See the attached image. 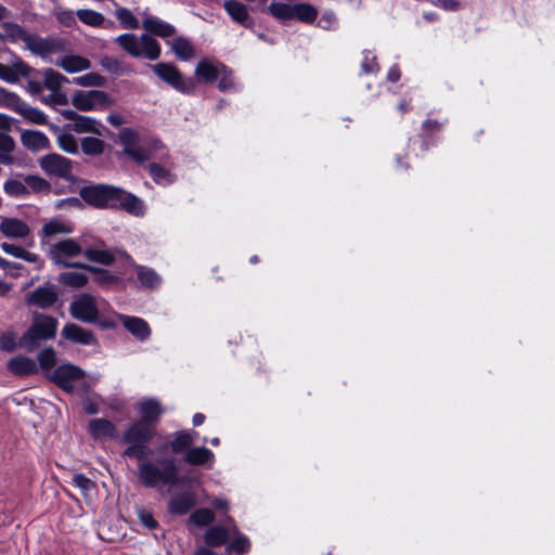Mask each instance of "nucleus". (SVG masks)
Wrapping results in <instances>:
<instances>
[{"label": "nucleus", "mask_w": 555, "mask_h": 555, "mask_svg": "<svg viewBox=\"0 0 555 555\" xmlns=\"http://www.w3.org/2000/svg\"><path fill=\"white\" fill-rule=\"evenodd\" d=\"M167 43L170 46L171 51L175 53L176 57L181 61H190L195 56V49L190 39L179 36L176 37Z\"/></svg>", "instance_id": "22"}, {"label": "nucleus", "mask_w": 555, "mask_h": 555, "mask_svg": "<svg viewBox=\"0 0 555 555\" xmlns=\"http://www.w3.org/2000/svg\"><path fill=\"white\" fill-rule=\"evenodd\" d=\"M152 149H153V152L155 153L152 154V152H146L145 151V147H143L141 145V156H140V159H141V163L146 159V158H150V157H154V158H157V159H163L165 156H167V153L165 151V147L163 146V144L160 143V141L158 140H153L152 141Z\"/></svg>", "instance_id": "54"}, {"label": "nucleus", "mask_w": 555, "mask_h": 555, "mask_svg": "<svg viewBox=\"0 0 555 555\" xmlns=\"http://www.w3.org/2000/svg\"><path fill=\"white\" fill-rule=\"evenodd\" d=\"M39 165L48 176L56 178L69 179L73 172V162L56 153L41 157Z\"/></svg>", "instance_id": "11"}, {"label": "nucleus", "mask_w": 555, "mask_h": 555, "mask_svg": "<svg viewBox=\"0 0 555 555\" xmlns=\"http://www.w3.org/2000/svg\"><path fill=\"white\" fill-rule=\"evenodd\" d=\"M145 168L157 184L167 185L175 181L172 173L156 163H150Z\"/></svg>", "instance_id": "35"}, {"label": "nucleus", "mask_w": 555, "mask_h": 555, "mask_svg": "<svg viewBox=\"0 0 555 555\" xmlns=\"http://www.w3.org/2000/svg\"><path fill=\"white\" fill-rule=\"evenodd\" d=\"M64 82H68L67 77L49 68L43 73V85L50 91L60 90Z\"/></svg>", "instance_id": "41"}, {"label": "nucleus", "mask_w": 555, "mask_h": 555, "mask_svg": "<svg viewBox=\"0 0 555 555\" xmlns=\"http://www.w3.org/2000/svg\"><path fill=\"white\" fill-rule=\"evenodd\" d=\"M69 130H73L77 133H93L101 135L102 131L100 129V124L91 117L79 116L75 122H72L67 126Z\"/></svg>", "instance_id": "31"}, {"label": "nucleus", "mask_w": 555, "mask_h": 555, "mask_svg": "<svg viewBox=\"0 0 555 555\" xmlns=\"http://www.w3.org/2000/svg\"><path fill=\"white\" fill-rule=\"evenodd\" d=\"M72 232V228L60 220H51L46 223L41 229V244L48 245V238L56 234H68Z\"/></svg>", "instance_id": "32"}, {"label": "nucleus", "mask_w": 555, "mask_h": 555, "mask_svg": "<svg viewBox=\"0 0 555 555\" xmlns=\"http://www.w3.org/2000/svg\"><path fill=\"white\" fill-rule=\"evenodd\" d=\"M222 69L223 64L221 63H214L207 60H202L195 67V76L206 83H212L219 78Z\"/></svg>", "instance_id": "20"}, {"label": "nucleus", "mask_w": 555, "mask_h": 555, "mask_svg": "<svg viewBox=\"0 0 555 555\" xmlns=\"http://www.w3.org/2000/svg\"><path fill=\"white\" fill-rule=\"evenodd\" d=\"M48 256L59 267L63 268H83L90 271H95L94 268L82 264L80 262H70L68 259L79 256L82 253L90 261L98 262L104 266H109L114 262V255L107 249L86 248L83 249L77 241L73 238H64L55 243L49 244Z\"/></svg>", "instance_id": "1"}, {"label": "nucleus", "mask_w": 555, "mask_h": 555, "mask_svg": "<svg viewBox=\"0 0 555 555\" xmlns=\"http://www.w3.org/2000/svg\"><path fill=\"white\" fill-rule=\"evenodd\" d=\"M118 319L121 321L124 326L131 332L133 335H139V319L135 317H127L119 314Z\"/></svg>", "instance_id": "61"}, {"label": "nucleus", "mask_w": 555, "mask_h": 555, "mask_svg": "<svg viewBox=\"0 0 555 555\" xmlns=\"http://www.w3.org/2000/svg\"><path fill=\"white\" fill-rule=\"evenodd\" d=\"M15 149V142L7 131L0 130V160L3 165H12L14 157L12 152Z\"/></svg>", "instance_id": "33"}, {"label": "nucleus", "mask_w": 555, "mask_h": 555, "mask_svg": "<svg viewBox=\"0 0 555 555\" xmlns=\"http://www.w3.org/2000/svg\"><path fill=\"white\" fill-rule=\"evenodd\" d=\"M56 20L64 26L70 27L75 24V17L74 13L69 10H63L60 12H56L55 14Z\"/></svg>", "instance_id": "62"}, {"label": "nucleus", "mask_w": 555, "mask_h": 555, "mask_svg": "<svg viewBox=\"0 0 555 555\" xmlns=\"http://www.w3.org/2000/svg\"><path fill=\"white\" fill-rule=\"evenodd\" d=\"M1 249L15 258L23 259L27 262L37 263V268L40 269L43 266V262L40 260L39 256L35 253H30L26 249H24L21 246L10 244V243H2Z\"/></svg>", "instance_id": "30"}, {"label": "nucleus", "mask_w": 555, "mask_h": 555, "mask_svg": "<svg viewBox=\"0 0 555 555\" xmlns=\"http://www.w3.org/2000/svg\"><path fill=\"white\" fill-rule=\"evenodd\" d=\"M141 55L149 60H157L160 55V46L151 36L141 35Z\"/></svg>", "instance_id": "37"}, {"label": "nucleus", "mask_w": 555, "mask_h": 555, "mask_svg": "<svg viewBox=\"0 0 555 555\" xmlns=\"http://www.w3.org/2000/svg\"><path fill=\"white\" fill-rule=\"evenodd\" d=\"M143 27L146 31L160 38H168L176 33V28L172 25L153 16L144 18Z\"/></svg>", "instance_id": "25"}, {"label": "nucleus", "mask_w": 555, "mask_h": 555, "mask_svg": "<svg viewBox=\"0 0 555 555\" xmlns=\"http://www.w3.org/2000/svg\"><path fill=\"white\" fill-rule=\"evenodd\" d=\"M80 197L89 205L100 209H121L131 215H139V199L125 190L109 185L95 184L80 190Z\"/></svg>", "instance_id": "2"}, {"label": "nucleus", "mask_w": 555, "mask_h": 555, "mask_svg": "<svg viewBox=\"0 0 555 555\" xmlns=\"http://www.w3.org/2000/svg\"><path fill=\"white\" fill-rule=\"evenodd\" d=\"M3 190L8 195L14 197H25L29 194V191L27 190L25 182H22L20 180H7L3 184Z\"/></svg>", "instance_id": "45"}, {"label": "nucleus", "mask_w": 555, "mask_h": 555, "mask_svg": "<svg viewBox=\"0 0 555 555\" xmlns=\"http://www.w3.org/2000/svg\"><path fill=\"white\" fill-rule=\"evenodd\" d=\"M21 139L23 145L33 151H40L50 147L48 137L38 130H25L22 133Z\"/></svg>", "instance_id": "23"}, {"label": "nucleus", "mask_w": 555, "mask_h": 555, "mask_svg": "<svg viewBox=\"0 0 555 555\" xmlns=\"http://www.w3.org/2000/svg\"><path fill=\"white\" fill-rule=\"evenodd\" d=\"M34 72L26 62L14 55L11 64L0 63V79L9 83H16L21 78H27Z\"/></svg>", "instance_id": "12"}, {"label": "nucleus", "mask_w": 555, "mask_h": 555, "mask_svg": "<svg viewBox=\"0 0 555 555\" xmlns=\"http://www.w3.org/2000/svg\"><path fill=\"white\" fill-rule=\"evenodd\" d=\"M61 334L63 338L76 344L92 345L95 341L94 335L91 331L74 323L66 324Z\"/></svg>", "instance_id": "19"}, {"label": "nucleus", "mask_w": 555, "mask_h": 555, "mask_svg": "<svg viewBox=\"0 0 555 555\" xmlns=\"http://www.w3.org/2000/svg\"><path fill=\"white\" fill-rule=\"evenodd\" d=\"M78 18L86 25L100 26L104 22V16L93 10L82 9L77 11Z\"/></svg>", "instance_id": "48"}, {"label": "nucleus", "mask_w": 555, "mask_h": 555, "mask_svg": "<svg viewBox=\"0 0 555 555\" xmlns=\"http://www.w3.org/2000/svg\"><path fill=\"white\" fill-rule=\"evenodd\" d=\"M196 503L195 495L191 491H186L175 495L170 503L169 509L173 514H186Z\"/></svg>", "instance_id": "26"}, {"label": "nucleus", "mask_w": 555, "mask_h": 555, "mask_svg": "<svg viewBox=\"0 0 555 555\" xmlns=\"http://www.w3.org/2000/svg\"><path fill=\"white\" fill-rule=\"evenodd\" d=\"M57 144L61 150L68 154H77L79 146L77 139L68 132H61L56 138Z\"/></svg>", "instance_id": "43"}, {"label": "nucleus", "mask_w": 555, "mask_h": 555, "mask_svg": "<svg viewBox=\"0 0 555 555\" xmlns=\"http://www.w3.org/2000/svg\"><path fill=\"white\" fill-rule=\"evenodd\" d=\"M25 185L27 186L28 191L31 190L36 193L48 192L50 190L49 182L38 176H27L25 178Z\"/></svg>", "instance_id": "51"}, {"label": "nucleus", "mask_w": 555, "mask_h": 555, "mask_svg": "<svg viewBox=\"0 0 555 555\" xmlns=\"http://www.w3.org/2000/svg\"><path fill=\"white\" fill-rule=\"evenodd\" d=\"M80 145L83 154L88 156H99L105 150V143L95 137L83 138Z\"/></svg>", "instance_id": "39"}, {"label": "nucleus", "mask_w": 555, "mask_h": 555, "mask_svg": "<svg viewBox=\"0 0 555 555\" xmlns=\"http://www.w3.org/2000/svg\"><path fill=\"white\" fill-rule=\"evenodd\" d=\"M1 27L3 33L0 35V38L3 40L13 43L18 41H23L25 44L27 43L30 33L26 31L22 26L15 23H3Z\"/></svg>", "instance_id": "29"}, {"label": "nucleus", "mask_w": 555, "mask_h": 555, "mask_svg": "<svg viewBox=\"0 0 555 555\" xmlns=\"http://www.w3.org/2000/svg\"><path fill=\"white\" fill-rule=\"evenodd\" d=\"M69 311L74 319L86 323H93L99 318L96 299L90 294H82L74 299Z\"/></svg>", "instance_id": "10"}, {"label": "nucleus", "mask_w": 555, "mask_h": 555, "mask_svg": "<svg viewBox=\"0 0 555 555\" xmlns=\"http://www.w3.org/2000/svg\"><path fill=\"white\" fill-rule=\"evenodd\" d=\"M89 433L94 439L117 437L116 427L106 418H94L89 422Z\"/></svg>", "instance_id": "24"}, {"label": "nucleus", "mask_w": 555, "mask_h": 555, "mask_svg": "<svg viewBox=\"0 0 555 555\" xmlns=\"http://www.w3.org/2000/svg\"><path fill=\"white\" fill-rule=\"evenodd\" d=\"M318 17V10L309 3L293 4V18L302 23H313Z\"/></svg>", "instance_id": "34"}, {"label": "nucleus", "mask_w": 555, "mask_h": 555, "mask_svg": "<svg viewBox=\"0 0 555 555\" xmlns=\"http://www.w3.org/2000/svg\"><path fill=\"white\" fill-rule=\"evenodd\" d=\"M163 413L160 402L154 398L141 401V443L155 435V425Z\"/></svg>", "instance_id": "7"}, {"label": "nucleus", "mask_w": 555, "mask_h": 555, "mask_svg": "<svg viewBox=\"0 0 555 555\" xmlns=\"http://www.w3.org/2000/svg\"><path fill=\"white\" fill-rule=\"evenodd\" d=\"M16 336L14 333L7 332L0 335V349L11 352L16 347Z\"/></svg>", "instance_id": "60"}, {"label": "nucleus", "mask_w": 555, "mask_h": 555, "mask_svg": "<svg viewBox=\"0 0 555 555\" xmlns=\"http://www.w3.org/2000/svg\"><path fill=\"white\" fill-rule=\"evenodd\" d=\"M47 102L53 103L55 105H66L68 104V98L62 91L56 90L51 91V94L48 96Z\"/></svg>", "instance_id": "64"}, {"label": "nucleus", "mask_w": 555, "mask_h": 555, "mask_svg": "<svg viewBox=\"0 0 555 555\" xmlns=\"http://www.w3.org/2000/svg\"><path fill=\"white\" fill-rule=\"evenodd\" d=\"M197 436L196 431L191 430H179L168 435L167 440L164 446H162V450L169 449L173 454H185V452L191 448L193 442L195 441V437Z\"/></svg>", "instance_id": "14"}, {"label": "nucleus", "mask_w": 555, "mask_h": 555, "mask_svg": "<svg viewBox=\"0 0 555 555\" xmlns=\"http://www.w3.org/2000/svg\"><path fill=\"white\" fill-rule=\"evenodd\" d=\"M141 480L149 486L175 485L178 481V468L172 460L167 461L162 468L144 464L141 465Z\"/></svg>", "instance_id": "5"}, {"label": "nucleus", "mask_w": 555, "mask_h": 555, "mask_svg": "<svg viewBox=\"0 0 555 555\" xmlns=\"http://www.w3.org/2000/svg\"><path fill=\"white\" fill-rule=\"evenodd\" d=\"M215 520V514L211 509L199 508L194 511L190 516V521L197 527H204Z\"/></svg>", "instance_id": "46"}, {"label": "nucleus", "mask_w": 555, "mask_h": 555, "mask_svg": "<svg viewBox=\"0 0 555 555\" xmlns=\"http://www.w3.org/2000/svg\"><path fill=\"white\" fill-rule=\"evenodd\" d=\"M101 66L108 73L121 75L127 70L126 65L116 57L105 55L100 60Z\"/></svg>", "instance_id": "47"}, {"label": "nucleus", "mask_w": 555, "mask_h": 555, "mask_svg": "<svg viewBox=\"0 0 555 555\" xmlns=\"http://www.w3.org/2000/svg\"><path fill=\"white\" fill-rule=\"evenodd\" d=\"M129 447L124 451V456L139 461V423H133L122 437Z\"/></svg>", "instance_id": "28"}, {"label": "nucleus", "mask_w": 555, "mask_h": 555, "mask_svg": "<svg viewBox=\"0 0 555 555\" xmlns=\"http://www.w3.org/2000/svg\"><path fill=\"white\" fill-rule=\"evenodd\" d=\"M26 49L35 55L46 57L64 52L66 50V42L64 39L55 36L41 37L37 34H30Z\"/></svg>", "instance_id": "8"}, {"label": "nucleus", "mask_w": 555, "mask_h": 555, "mask_svg": "<svg viewBox=\"0 0 555 555\" xmlns=\"http://www.w3.org/2000/svg\"><path fill=\"white\" fill-rule=\"evenodd\" d=\"M59 281L67 286L82 287L88 283L89 279L82 272L67 271L60 274Z\"/></svg>", "instance_id": "40"}, {"label": "nucleus", "mask_w": 555, "mask_h": 555, "mask_svg": "<svg viewBox=\"0 0 555 555\" xmlns=\"http://www.w3.org/2000/svg\"><path fill=\"white\" fill-rule=\"evenodd\" d=\"M74 82L82 87H102L105 85V78L96 73H89L75 78Z\"/></svg>", "instance_id": "49"}, {"label": "nucleus", "mask_w": 555, "mask_h": 555, "mask_svg": "<svg viewBox=\"0 0 555 555\" xmlns=\"http://www.w3.org/2000/svg\"><path fill=\"white\" fill-rule=\"evenodd\" d=\"M0 232L9 238H24L29 235L30 229L20 219L3 217L0 221Z\"/></svg>", "instance_id": "16"}, {"label": "nucleus", "mask_w": 555, "mask_h": 555, "mask_svg": "<svg viewBox=\"0 0 555 555\" xmlns=\"http://www.w3.org/2000/svg\"><path fill=\"white\" fill-rule=\"evenodd\" d=\"M116 143L122 146L124 154L139 160V133L137 130L129 127L120 129Z\"/></svg>", "instance_id": "15"}, {"label": "nucleus", "mask_w": 555, "mask_h": 555, "mask_svg": "<svg viewBox=\"0 0 555 555\" xmlns=\"http://www.w3.org/2000/svg\"><path fill=\"white\" fill-rule=\"evenodd\" d=\"M225 12L237 24L244 27H251L254 24L253 17L249 15L247 7L236 0H229L223 3Z\"/></svg>", "instance_id": "18"}, {"label": "nucleus", "mask_w": 555, "mask_h": 555, "mask_svg": "<svg viewBox=\"0 0 555 555\" xmlns=\"http://www.w3.org/2000/svg\"><path fill=\"white\" fill-rule=\"evenodd\" d=\"M115 41L119 47L133 57L139 56V39L134 34H124L118 36Z\"/></svg>", "instance_id": "38"}, {"label": "nucleus", "mask_w": 555, "mask_h": 555, "mask_svg": "<svg viewBox=\"0 0 555 555\" xmlns=\"http://www.w3.org/2000/svg\"><path fill=\"white\" fill-rule=\"evenodd\" d=\"M160 276L152 269L141 267V286L156 288L160 285Z\"/></svg>", "instance_id": "50"}, {"label": "nucleus", "mask_w": 555, "mask_h": 555, "mask_svg": "<svg viewBox=\"0 0 555 555\" xmlns=\"http://www.w3.org/2000/svg\"><path fill=\"white\" fill-rule=\"evenodd\" d=\"M183 460L190 465L210 468L215 462V454L206 447H194L185 452Z\"/></svg>", "instance_id": "17"}, {"label": "nucleus", "mask_w": 555, "mask_h": 555, "mask_svg": "<svg viewBox=\"0 0 555 555\" xmlns=\"http://www.w3.org/2000/svg\"><path fill=\"white\" fill-rule=\"evenodd\" d=\"M14 109L35 124L44 125L47 122V116L41 111L24 105L22 102Z\"/></svg>", "instance_id": "44"}, {"label": "nucleus", "mask_w": 555, "mask_h": 555, "mask_svg": "<svg viewBox=\"0 0 555 555\" xmlns=\"http://www.w3.org/2000/svg\"><path fill=\"white\" fill-rule=\"evenodd\" d=\"M229 539L228 530L222 526H212L205 533V542L207 545L216 547L224 544Z\"/></svg>", "instance_id": "36"}, {"label": "nucleus", "mask_w": 555, "mask_h": 555, "mask_svg": "<svg viewBox=\"0 0 555 555\" xmlns=\"http://www.w3.org/2000/svg\"><path fill=\"white\" fill-rule=\"evenodd\" d=\"M59 299V294L52 285H43L26 295L25 301L28 306L40 309L52 307Z\"/></svg>", "instance_id": "13"}, {"label": "nucleus", "mask_w": 555, "mask_h": 555, "mask_svg": "<svg viewBox=\"0 0 555 555\" xmlns=\"http://www.w3.org/2000/svg\"><path fill=\"white\" fill-rule=\"evenodd\" d=\"M336 24V16L334 13H324L318 22V25L323 29H332Z\"/></svg>", "instance_id": "63"}, {"label": "nucleus", "mask_w": 555, "mask_h": 555, "mask_svg": "<svg viewBox=\"0 0 555 555\" xmlns=\"http://www.w3.org/2000/svg\"><path fill=\"white\" fill-rule=\"evenodd\" d=\"M72 103L77 109L89 112L104 109L112 106L115 101L108 93L101 90H78L74 93Z\"/></svg>", "instance_id": "6"}, {"label": "nucleus", "mask_w": 555, "mask_h": 555, "mask_svg": "<svg viewBox=\"0 0 555 555\" xmlns=\"http://www.w3.org/2000/svg\"><path fill=\"white\" fill-rule=\"evenodd\" d=\"M268 13L280 21L293 18V5L283 2H272L268 8Z\"/></svg>", "instance_id": "42"}, {"label": "nucleus", "mask_w": 555, "mask_h": 555, "mask_svg": "<svg viewBox=\"0 0 555 555\" xmlns=\"http://www.w3.org/2000/svg\"><path fill=\"white\" fill-rule=\"evenodd\" d=\"M83 371L74 364H62L55 367L48 376L49 380L66 392L74 391V383L82 379Z\"/></svg>", "instance_id": "9"}, {"label": "nucleus", "mask_w": 555, "mask_h": 555, "mask_svg": "<svg viewBox=\"0 0 555 555\" xmlns=\"http://www.w3.org/2000/svg\"><path fill=\"white\" fill-rule=\"evenodd\" d=\"M38 361L43 370H50L55 365V352L52 348H46L38 353Z\"/></svg>", "instance_id": "57"}, {"label": "nucleus", "mask_w": 555, "mask_h": 555, "mask_svg": "<svg viewBox=\"0 0 555 555\" xmlns=\"http://www.w3.org/2000/svg\"><path fill=\"white\" fill-rule=\"evenodd\" d=\"M116 17L120 22L124 28L135 29L138 27V21L133 13L125 8L116 10Z\"/></svg>", "instance_id": "52"}, {"label": "nucleus", "mask_w": 555, "mask_h": 555, "mask_svg": "<svg viewBox=\"0 0 555 555\" xmlns=\"http://www.w3.org/2000/svg\"><path fill=\"white\" fill-rule=\"evenodd\" d=\"M8 370L16 376H29L38 372V366L33 359L17 356L9 360Z\"/></svg>", "instance_id": "21"}, {"label": "nucleus", "mask_w": 555, "mask_h": 555, "mask_svg": "<svg viewBox=\"0 0 555 555\" xmlns=\"http://www.w3.org/2000/svg\"><path fill=\"white\" fill-rule=\"evenodd\" d=\"M20 103L21 99L17 94L0 87V107L5 106L10 108H15L20 105Z\"/></svg>", "instance_id": "55"}, {"label": "nucleus", "mask_w": 555, "mask_h": 555, "mask_svg": "<svg viewBox=\"0 0 555 555\" xmlns=\"http://www.w3.org/2000/svg\"><path fill=\"white\" fill-rule=\"evenodd\" d=\"M361 69L364 74H374L378 70L376 57L370 51L363 52V60L361 62Z\"/></svg>", "instance_id": "59"}, {"label": "nucleus", "mask_w": 555, "mask_h": 555, "mask_svg": "<svg viewBox=\"0 0 555 555\" xmlns=\"http://www.w3.org/2000/svg\"><path fill=\"white\" fill-rule=\"evenodd\" d=\"M56 65L62 67L67 73H77L89 69L91 62L80 55H65L56 61Z\"/></svg>", "instance_id": "27"}, {"label": "nucleus", "mask_w": 555, "mask_h": 555, "mask_svg": "<svg viewBox=\"0 0 555 555\" xmlns=\"http://www.w3.org/2000/svg\"><path fill=\"white\" fill-rule=\"evenodd\" d=\"M72 483L85 493L90 492L95 488V483L83 474H75L73 476Z\"/></svg>", "instance_id": "58"}, {"label": "nucleus", "mask_w": 555, "mask_h": 555, "mask_svg": "<svg viewBox=\"0 0 555 555\" xmlns=\"http://www.w3.org/2000/svg\"><path fill=\"white\" fill-rule=\"evenodd\" d=\"M153 73L176 91L183 94H191L195 89V82L192 78H186L179 68L167 62L149 65Z\"/></svg>", "instance_id": "4"}, {"label": "nucleus", "mask_w": 555, "mask_h": 555, "mask_svg": "<svg viewBox=\"0 0 555 555\" xmlns=\"http://www.w3.org/2000/svg\"><path fill=\"white\" fill-rule=\"evenodd\" d=\"M57 321L49 315L37 314L33 325L20 338V346L28 351L35 350L41 340L53 338Z\"/></svg>", "instance_id": "3"}, {"label": "nucleus", "mask_w": 555, "mask_h": 555, "mask_svg": "<svg viewBox=\"0 0 555 555\" xmlns=\"http://www.w3.org/2000/svg\"><path fill=\"white\" fill-rule=\"evenodd\" d=\"M250 548V543L247 537L238 533L233 541L229 544L228 550L238 555L246 554Z\"/></svg>", "instance_id": "53"}, {"label": "nucleus", "mask_w": 555, "mask_h": 555, "mask_svg": "<svg viewBox=\"0 0 555 555\" xmlns=\"http://www.w3.org/2000/svg\"><path fill=\"white\" fill-rule=\"evenodd\" d=\"M219 78L220 80L218 83V89L220 91L227 92L234 89L235 83L233 79V74L225 65H223L222 73H220Z\"/></svg>", "instance_id": "56"}]
</instances>
